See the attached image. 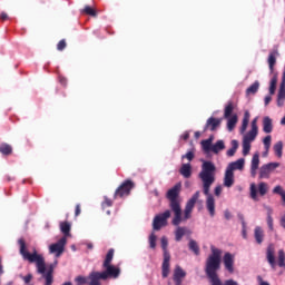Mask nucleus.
<instances>
[{"label":"nucleus","mask_w":285,"mask_h":285,"mask_svg":"<svg viewBox=\"0 0 285 285\" xmlns=\"http://www.w3.org/2000/svg\"><path fill=\"white\" fill-rule=\"evenodd\" d=\"M243 141L247 144H253L255 139H257L258 130L257 129H250L248 132L243 134Z\"/></svg>","instance_id":"nucleus-19"},{"label":"nucleus","mask_w":285,"mask_h":285,"mask_svg":"<svg viewBox=\"0 0 285 285\" xmlns=\"http://www.w3.org/2000/svg\"><path fill=\"white\" fill-rule=\"evenodd\" d=\"M223 264L225 266V269L228 271L230 273V275H233V273H235V256L230 253H225V255L223 256Z\"/></svg>","instance_id":"nucleus-12"},{"label":"nucleus","mask_w":285,"mask_h":285,"mask_svg":"<svg viewBox=\"0 0 285 285\" xmlns=\"http://www.w3.org/2000/svg\"><path fill=\"white\" fill-rule=\"evenodd\" d=\"M242 226H243V229H242L243 237H244V239H246L247 234H246V222L245 220H242Z\"/></svg>","instance_id":"nucleus-53"},{"label":"nucleus","mask_w":285,"mask_h":285,"mask_svg":"<svg viewBox=\"0 0 285 285\" xmlns=\"http://www.w3.org/2000/svg\"><path fill=\"white\" fill-rule=\"evenodd\" d=\"M268 193V184L265 181H261L258 185L252 183L249 185V197L253 202H259L261 197H264Z\"/></svg>","instance_id":"nucleus-5"},{"label":"nucleus","mask_w":285,"mask_h":285,"mask_svg":"<svg viewBox=\"0 0 285 285\" xmlns=\"http://www.w3.org/2000/svg\"><path fill=\"white\" fill-rule=\"evenodd\" d=\"M223 184L225 188H233L235 184V173L228 171V169H226Z\"/></svg>","instance_id":"nucleus-17"},{"label":"nucleus","mask_w":285,"mask_h":285,"mask_svg":"<svg viewBox=\"0 0 285 285\" xmlns=\"http://www.w3.org/2000/svg\"><path fill=\"white\" fill-rule=\"evenodd\" d=\"M75 282L77 285H85V284L89 285L88 276L87 277L78 276L76 277Z\"/></svg>","instance_id":"nucleus-44"},{"label":"nucleus","mask_w":285,"mask_h":285,"mask_svg":"<svg viewBox=\"0 0 285 285\" xmlns=\"http://www.w3.org/2000/svg\"><path fill=\"white\" fill-rule=\"evenodd\" d=\"M71 228H72V225L70 223L68 222L60 223V230L65 235L63 237H66V239H68V237H71L70 235Z\"/></svg>","instance_id":"nucleus-23"},{"label":"nucleus","mask_w":285,"mask_h":285,"mask_svg":"<svg viewBox=\"0 0 285 285\" xmlns=\"http://www.w3.org/2000/svg\"><path fill=\"white\" fill-rule=\"evenodd\" d=\"M259 117H256L252 120V125H250V129L252 130H258V127H257V121H258Z\"/></svg>","instance_id":"nucleus-49"},{"label":"nucleus","mask_w":285,"mask_h":285,"mask_svg":"<svg viewBox=\"0 0 285 285\" xmlns=\"http://www.w3.org/2000/svg\"><path fill=\"white\" fill-rule=\"evenodd\" d=\"M181 159H187L188 161H193V159H195V153L188 151L187 154L181 156Z\"/></svg>","instance_id":"nucleus-47"},{"label":"nucleus","mask_w":285,"mask_h":285,"mask_svg":"<svg viewBox=\"0 0 285 285\" xmlns=\"http://www.w3.org/2000/svg\"><path fill=\"white\" fill-rule=\"evenodd\" d=\"M83 12H86V14H90V17H97V12H95V9L90 6L85 7Z\"/></svg>","instance_id":"nucleus-46"},{"label":"nucleus","mask_w":285,"mask_h":285,"mask_svg":"<svg viewBox=\"0 0 285 285\" xmlns=\"http://www.w3.org/2000/svg\"><path fill=\"white\" fill-rule=\"evenodd\" d=\"M224 217H225V219H227V222H228V220H230V219L233 218V214H230V212H229L228 209H226V210L224 212Z\"/></svg>","instance_id":"nucleus-52"},{"label":"nucleus","mask_w":285,"mask_h":285,"mask_svg":"<svg viewBox=\"0 0 285 285\" xmlns=\"http://www.w3.org/2000/svg\"><path fill=\"white\" fill-rule=\"evenodd\" d=\"M66 244H68V239L66 237H62L57 243L51 244L49 246L50 255H55V257L63 255V250H66Z\"/></svg>","instance_id":"nucleus-8"},{"label":"nucleus","mask_w":285,"mask_h":285,"mask_svg":"<svg viewBox=\"0 0 285 285\" xmlns=\"http://www.w3.org/2000/svg\"><path fill=\"white\" fill-rule=\"evenodd\" d=\"M189 250L195 255H199V245L194 239L189 240Z\"/></svg>","instance_id":"nucleus-40"},{"label":"nucleus","mask_w":285,"mask_h":285,"mask_svg":"<svg viewBox=\"0 0 285 285\" xmlns=\"http://www.w3.org/2000/svg\"><path fill=\"white\" fill-rule=\"evenodd\" d=\"M275 245L269 244L266 249V259L272 268H275L277 266V263L275 262Z\"/></svg>","instance_id":"nucleus-13"},{"label":"nucleus","mask_w":285,"mask_h":285,"mask_svg":"<svg viewBox=\"0 0 285 285\" xmlns=\"http://www.w3.org/2000/svg\"><path fill=\"white\" fill-rule=\"evenodd\" d=\"M266 222H267V226H268L269 230H274L275 227L273 225V208H271V207H267V218H266Z\"/></svg>","instance_id":"nucleus-31"},{"label":"nucleus","mask_w":285,"mask_h":285,"mask_svg":"<svg viewBox=\"0 0 285 285\" xmlns=\"http://www.w3.org/2000/svg\"><path fill=\"white\" fill-rule=\"evenodd\" d=\"M259 90V81H255L250 87L247 88V95H255Z\"/></svg>","instance_id":"nucleus-39"},{"label":"nucleus","mask_w":285,"mask_h":285,"mask_svg":"<svg viewBox=\"0 0 285 285\" xmlns=\"http://www.w3.org/2000/svg\"><path fill=\"white\" fill-rule=\"evenodd\" d=\"M224 285H238L236 281L234 279H227L225 281V284Z\"/></svg>","instance_id":"nucleus-54"},{"label":"nucleus","mask_w":285,"mask_h":285,"mask_svg":"<svg viewBox=\"0 0 285 285\" xmlns=\"http://www.w3.org/2000/svg\"><path fill=\"white\" fill-rule=\"evenodd\" d=\"M217 167L213 161H204L202 165V170L198 177L203 184V193L206 195V208L210 217H215V197L210 194V186L215 184V173Z\"/></svg>","instance_id":"nucleus-3"},{"label":"nucleus","mask_w":285,"mask_h":285,"mask_svg":"<svg viewBox=\"0 0 285 285\" xmlns=\"http://www.w3.org/2000/svg\"><path fill=\"white\" fill-rule=\"evenodd\" d=\"M239 148V142L237 140H232V148L227 150V157H235V153Z\"/></svg>","instance_id":"nucleus-30"},{"label":"nucleus","mask_w":285,"mask_h":285,"mask_svg":"<svg viewBox=\"0 0 285 285\" xmlns=\"http://www.w3.org/2000/svg\"><path fill=\"white\" fill-rule=\"evenodd\" d=\"M277 55H279L277 51H273L268 56V66L271 70H273V67L277 63Z\"/></svg>","instance_id":"nucleus-29"},{"label":"nucleus","mask_w":285,"mask_h":285,"mask_svg":"<svg viewBox=\"0 0 285 285\" xmlns=\"http://www.w3.org/2000/svg\"><path fill=\"white\" fill-rule=\"evenodd\" d=\"M257 170H259V153H255L250 161L252 177H257Z\"/></svg>","instance_id":"nucleus-16"},{"label":"nucleus","mask_w":285,"mask_h":285,"mask_svg":"<svg viewBox=\"0 0 285 285\" xmlns=\"http://www.w3.org/2000/svg\"><path fill=\"white\" fill-rule=\"evenodd\" d=\"M170 275V255L164 256L163 262V277H168Z\"/></svg>","instance_id":"nucleus-21"},{"label":"nucleus","mask_w":285,"mask_h":285,"mask_svg":"<svg viewBox=\"0 0 285 285\" xmlns=\"http://www.w3.org/2000/svg\"><path fill=\"white\" fill-rule=\"evenodd\" d=\"M110 277V274L108 272H92L88 276L89 285H101V279H108Z\"/></svg>","instance_id":"nucleus-10"},{"label":"nucleus","mask_w":285,"mask_h":285,"mask_svg":"<svg viewBox=\"0 0 285 285\" xmlns=\"http://www.w3.org/2000/svg\"><path fill=\"white\" fill-rule=\"evenodd\" d=\"M273 101V98L271 96L265 97V106H268Z\"/></svg>","instance_id":"nucleus-56"},{"label":"nucleus","mask_w":285,"mask_h":285,"mask_svg":"<svg viewBox=\"0 0 285 285\" xmlns=\"http://www.w3.org/2000/svg\"><path fill=\"white\" fill-rule=\"evenodd\" d=\"M277 88V76H274L269 82V95H275Z\"/></svg>","instance_id":"nucleus-37"},{"label":"nucleus","mask_w":285,"mask_h":285,"mask_svg":"<svg viewBox=\"0 0 285 285\" xmlns=\"http://www.w3.org/2000/svg\"><path fill=\"white\" fill-rule=\"evenodd\" d=\"M279 168V163H269L263 165L259 169V179H268L271 177V171Z\"/></svg>","instance_id":"nucleus-11"},{"label":"nucleus","mask_w":285,"mask_h":285,"mask_svg":"<svg viewBox=\"0 0 285 285\" xmlns=\"http://www.w3.org/2000/svg\"><path fill=\"white\" fill-rule=\"evenodd\" d=\"M250 153V142H246L243 140V155L246 157Z\"/></svg>","instance_id":"nucleus-45"},{"label":"nucleus","mask_w":285,"mask_h":285,"mask_svg":"<svg viewBox=\"0 0 285 285\" xmlns=\"http://www.w3.org/2000/svg\"><path fill=\"white\" fill-rule=\"evenodd\" d=\"M188 137H190V134H188V131H185L183 135H181V139H184L186 141V139H188Z\"/></svg>","instance_id":"nucleus-57"},{"label":"nucleus","mask_w":285,"mask_h":285,"mask_svg":"<svg viewBox=\"0 0 285 285\" xmlns=\"http://www.w3.org/2000/svg\"><path fill=\"white\" fill-rule=\"evenodd\" d=\"M63 285H72V283H70V282H67V283H65Z\"/></svg>","instance_id":"nucleus-62"},{"label":"nucleus","mask_w":285,"mask_h":285,"mask_svg":"<svg viewBox=\"0 0 285 285\" xmlns=\"http://www.w3.org/2000/svg\"><path fill=\"white\" fill-rule=\"evenodd\" d=\"M170 210H165L163 214L155 216L153 220L154 230H161V228L168 226V219H170Z\"/></svg>","instance_id":"nucleus-7"},{"label":"nucleus","mask_w":285,"mask_h":285,"mask_svg":"<svg viewBox=\"0 0 285 285\" xmlns=\"http://www.w3.org/2000/svg\"><path fill=\"white\" fill-rule=\"evenodd\" d=\"M273 193L274 195H279L282 197L283 203L285 204V190L283 186H275Z\"/></svg>","instance_id":"nucleus-36"},{"label":"nucleus","mask_w":285,"mask_h":285,"mask_svg":"<svg viewBox=\"0 0 285 285\" xmlns=\"http://www.w3.org/2000/svg\"><path fill=\"white\" fill-rule=\"evenodd\" d=\"M227 119V130H229V132H232V130L235 129V126H237V114L232 115V117L226 118Z\"/></svg>","instance_id":"nucleus-26"},{"label":"nucleus","mask_w":285,"mask_h":285,"mask_svg":"<svg viewBox=\"0 0 285 285\" xmlns=\"http://www.w3.org/2000/svg\"><path fill=\"white\" fill-rule=\"evenodd\" d=\"M0 153H2V155H10V153H12V147L8 144H2L0 146Z\"/></svg>","instance_id":"nucleus-41"},{"label":"nucleus","mask_w":285,"mask_h":285,"mask_svg":"<svg viewBox=\"0 0 285 285\" xmlns=\"http://www.w3.org/2000/svg\"><path fill=\"white\" fill-rule=\"evenodd\" d=\"M88 248H92V244H88Z\"/></svg>","instance_id":"nucleus-63"},{"label":"nucleus","mask_w":285,"mask_h":285,"mask_svg":"<svg viewBox=\"0 0 285 285\" xmlns=\"http://www.w3.org/2000/svg\"><path fill=\"white\" fill-rule=\"evenodd\" d=\"M224 190V188L222 187V185H218V186H216L215 187V189H214V195L216 196V197H219L220 195H222V191Z\"/></svg>","instance_id":"nucleus-48"},{"label":"nucleus","mask_w":285,"mask_h":285,"mask_svg":"<svg viewBox=\"0 0 285 285\" xmlns=\"http://www.w3.org/2000/svg\"><path fill=\"white\" fill-rule=\"evenodd\" d=\"M104 206H112V202L108 198H105Z\"/></svg>","instance_id":"nucleus-58"},{"label":"nucleus","mask_w":285,"mask_h":285,"mask_svg":"<svg viewBox=\"0 0 285 285\" xmlns=\"http://www.w3.org/2000/svg\"><path fill=\"white\" fill-rule=\"evenodd\" d=\"M233 110H234L233 102H228L224 110V119H228V118L233 117L232 116Z\"/></svg>","instance_id":"nucleus-34"},{"label":"nucleus","mask_w":285,"mask_h":285,"mask_svg":"<svg viewBox=\"0 0 285 285\" xmlns=\"http://www.w3.org/2000/svg\"><path fill=\"white\" fill-rule=\"evenodd\" d=\"M24 284H30L32 282V274H28L27 276H22Z\"/></svg>","instance_id":"nucleus-50"},{"label":"nucleus","mask_w":285,"mask_h":285,"mask_svg":"<svg viewBox=\"0 0 285 285\" xmlns=\"http://www.w3.org/2000/svg\"><path fill=\"white\" fill-rule=\"evenodd\" d=\"M112 257H115V249H109L104 262V268L106 273L110 274V277L112 279H117V277H119L121 273V269H119V267L111 265Z\"/></svg>","instance_id":"nucleus-6"},{"label":"nucleus","mask_w":285,"mask_h":285,"mask_svg":"<svg viewBox=\"0 0 285 285\" xmlns=\"http://www.w3.org/2000/svg\"><path fill=\"white\" fill-rule=\"evenodd\" d=\"M149 246L153 249L157 248V235L155 233H151L149 236Z\"/></svg>","instance_id":"nucleus-42"},{"label":"nucleus","mask_w":285,"mask_h":285,"mask_svg":"<svg viewBox=\"0 0 285 285\" xmlns=\"http://www.w3.org/2000/svg\"><path fill=\"white\" fill-rule=\"evenodd\" d=\"M72 250H76L75 245L71 246Z\"/></svg>","instance_id":"nucleus-64"},{"label":"nucleus","mask_w":285,"mask_h":285,"mask_svg":"<svg viewBox=\"0 0 285 285\" xmlns=\"http://www.w3.org/2000/svg\"><path fill=\"white\" fill-rule=\"evenodd\" d=\"M213 136L212 137H209L208 139H206L207 141H210V144H213Z\"/></svg>","instance_id":"nucleus-61"},{"label":"nucleus","mask_w":285,"mask_h":285,"mask_svg":"<svg viewBox=\"0 0 285 285\" xmlns=\"http://www.w3.org/2000/svg\"><path fill=\"white\" fill-rule=\"evenodd\" d=\"M268 150L271 149H265V151L263 153V157H268Z\"/></svg>","instance_id":"nucleus-60"},{"label":"nucleus","mask_w":285,"mask_h":285,"mask_svg":"<svg viewBox=\"0 0 285 285\" xmlns=\"http://www.w3.org/2000/svg\"><path fill=\"white\" fill-rule=\"evenodd\" d=\"M58 50H63L66 48V40H60L57 46Z\"/></svg>","instance_id":"nucleus-51"},{"label":"nucleus","mask_w":285,"mask_h":285,"mask_svg":"<svg viewBox=\"0 0 285 285\" xmlns=\"http://www.w3.org/2000/svg\"><path fill=\"white\" fill-rule=\"evenodd\" d=\"M219 126H222V118L210 117L209 119H207V122L205 125V130L215 131L216 129L219 128Z\"/></svg>","instance_id":"nucleus-15"},{"label":"nucleus","mask_w":285,"mask_h":285,"mask_svg":"<svg viewBox=\"0 0 285 285\" xmlns=\"http://www.w3.org/2000/svg\"><path fill=\"white\" fill-rule=\"evenodd\" d=\"M226 148V145L224 144V140H218L216 144L212 145V153L215 155H219L222 150Z\"/></svg>","instance_id":"nucleus-27"},{"label":"nucleus","mask_w":285,"mask_h":285,"mask_svg":"<svg viewBox=\"0 0 285 285\" xmlns=\"http://www.w3.org/2000/svg\"><path fill=\"white\" fill-rule=\"evenodd\" d=\"M184 277H186V272L181 269V267L177 266L174 272V282L176 285H181L184 282Z\"/></svg>","instance_id":"nucleus-18"},{"label":"nucleus","mask_w":285,"mask_h":285,"mask_svg":"<svg viewBox=\"0 0 285 285\" xmlns=\"http://www.w3.org/2000/svg\"><path fill=\"white\" fill-rule=\"evenodd\" d=\"M79 215H81V206L77 205L76 206V217H79Z\"/></svg>","instance_id":"nucleus-55"},{"label":"nucleus","mask_w":285,"mask_h":285,"mask_svg":"<svg viewBox=\"0 0 285 285\" xmlns=\"http://www.w3.org/2000/svg\"><path fill=\"white\" fill-rule=\"evenodd\" d=\"M263 131H265L266 135H271V132H273V119L268 116L263 118Z\"/></svg>","instance_id":"nucleus-20"},{"label":"nucleus","mask_w":285,"mask_h":285,"mask_svg":"<svg viewBox=\"0 0 285 285\" xmlns=\"http://www.w3.org/2000/svg\"><path fill=\"white\" fill-rule=\"evenodd\" d=\"M200 144L204 153H212L213 144L210 142V140H203Z\"/></svg>","instance_id":"nucleus-38"},{"label":"nucleus","mask_w":285,"mask_h":285,"mask_svg":"<svg viewBox=\"0 0 285 285\" xmlns=\"http://www.w3.org/2000/svg\"><path fill=\"white\" fill-rule=\"evenodd\" d=\"M179 193H181V183L176 184L173 188H170L167 191V199H169L170 208L174 213V218L171 224L174 226H179L181 222H187V219H190L193 215V208H195V204H197V199H199V191H196L191 198L187 202L184 215L181 217V205L179 204Z\"/></svg>","instance_id":"nucleus-1"},{"label":"nucleus","mask_w":285,"mask_h":285,"mask_svg":"<svg viewBox=\"0 0 285 285\" xmlns=\"http://www.w3.org/2000/svg\"><path fill=\"white\" fill-rule=\"evenodd\" d=\"M285 104V85L284 82L281 83L278 95H277V106L282 108Z\"/></svg>","instance_id":"nucleus-22"},{"label":"nucleus","mask_w":285,"mask_h":285,"mask_svg":"<svg viewBox=\"0 0 285 285\" xmlns=\"http://www.w3.org/2000/svg\"><path fill=\"white\" fill-rule=\"evenodd\" d=\"M273 141V138L271 136H266L264 139H263V144H264V148L265 150H271V144Z\"/></svg>","instance_id":"nucleus-43"},{"label":"nucleus","mask_w":285,"mask_h":285,"mask_svg":"<svg viewBox=\"0 0 285 285\" xmlns=\"http://www.w3.org/2000/svg\"><path fill=\"white\" fill-rule=\"evenodd\" d=\"M254 237L257 244H262L264 242V229L259 226H256L254 229Z\"/></svg>","instance_id":"nucleus-25"},{"label":"nucleus","mask_w":285,"mask_h":285,"mask_svg":"<svg viewBox=\"0 0 285 285\" xmlns=\"http://www.w3.org/2000/svg\"><path fill=\"white\" fill-rule=\"evenodd\" d=\"M160 244L164 252V257H166V255H170V253H168V238L166 236L160 238Z\"/></svg>","instance_id":"nucleus-33"},{"label":"nucleus","mask_w":285,"mask_h":285,"mask_svg":"<svg viewBox=\"0 0 285 285\" xmlns=\"http://www.w3.org/2000/svg\"><path fill=\"white\" fill-rule=\"evenodd\" d=\"M184 235H186V227H177L175 230L176 242H181Z\"/></svg>","instance_id":"nucleus-32"},{"label":"nucleus","mask_w":285,"mask_h":285,"mask_svg":"<svg viewBox=\"0 0 285 285\" xmlns=\"http://www.w3.org/2000/svg\"><path fill=\"white\" fill-rule=\"evenodd\" d=\"M1 19H2L3 21H6V19H8V14H7V13H1Z\"/></svg>","instance_id":"nucleus-59"},{"label":"nucleus","mask_w":285,"mask_h":285,"mask_svg":"<svg viewBox=\"0 0 285 285\" xmlns=\"http://www.w3.org/2000/svg\"><path fill=\"white\" fill-rule=\"evenodd\" d=\"M249 121H250V112L245 111L242 127H240V135H244V132H246V128H248Z\"/></svg>","instance_id":"nucleus-28"},{"label":"nucleus","mask_w":285,"mask_h":285,"mask_svg":"<svg viewBox=\"0 0 285 285\" xmlns=\"http://www.w3.org/2000/svg\"><path fill=\"white\" fill-rule=\"evenodd\" d=\"M246 160L244 158H239L236 161L229 163L226 170L229 173H235V170H244V166Z\"/></svg>","instance_id":"nucleus-14"},{"label":"nucleus","mask_w":285,"mask_h":285,"mask_svg":"<svg viewBox=\"0 0 285 285\" xmlns=\"http://www.w3.org/2000/svg\"><path fill=\"white\" fill-rule=\"evenodd\" d=\"M284 150V144L278 141L274 145V153L277 157H282Z\"/></svg>","instance_id":"nucleus-35"},{"label":"nucleus","mask_w":285,"mask_h":285,"mask_svg":"<svg viewBox=\"0 0 285 285\" xmlns=\"http://www.w3.org/2000/svg\"><path fill=\"white\" fill-rule=\"evenodd\" d=\"M132 188H135V184L131 180H127L118 187L115 193V197H128Z\"/></svg>","instance_id":"nucleus-9"},{"label":"nucleus","mask_w":285,"mask_h":285,"mask_svg":"<svg viewBox=\"0 0 285 285\" xmlns=\"http://www.w3.org/2000/svg\"><path fill=\"white\" fill-rule=\"evenodd\" d=\"M180 175L185 177V179H188L190 175H193V167L190 164H183L180 167Z\"/></svg>","instance_id":"nucleus-24"},{"label":"nucleus","mask_w":285,"mask_h":285,"mask_svg":"<svg viewBox=\"0 0 285 285\" xmlns=\"http://www.w3.org/2000/svg\"><path fill=\"white\" fill-rule=\"evenodd\" d=\"M18 244L20 246V255H22L23 259L27 262L36 264L37 273L46 281L45 285H52V282H55L52 274L55 273V266H57L58 261H55L53 264L46 265V258H43L41 254H38L37 250H33L32 254L28 252L26 240L20 238Z\"/></svg>","instance_id":"nucleus-2"},{"label":"nucleus","mask_w":285,"mask_h":285,"mask_svg":"<svg viewBox=\"0 0 285 285\" xmlns=\"http://www.w3.org/2000/svg\"><path fill=\"white\" fill-rule=\"evenodd\" d=\"M210 250L212 254L206 261L205 273L209 278L210 285H224L217 275V271L222 268V249L210 246Z\"/></svg>","instance_id":"nucleus-4"}]
</instances>
